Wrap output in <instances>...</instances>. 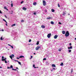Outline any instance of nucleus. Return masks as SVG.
I'll return each mask as SVG.
<instances>
[{
    "instance_id": "obj_47",
    "label": "nucleus",
    "mask_w": 76,
    "mask_h": 76,
    "mask_svg": "<svg viewBox=\"0 0 76 76\" xmlns=\"http://www.w3.org/2000/svg\"><path fill=\"white\" fill-rule=\"evenodd\" d=\"M69 45H70V46H71V45H72V43H70L69 44Z\"/></svg>"
},
{
    "instance_id": "obj_44",
    "label": "nucleus",
    "mask_w": 76,
    "mask_h": 76,
    "mask_svg": "<svg viewBox=\"0 0 76 76\" xmlns=\"http://www.w3.org/2000/svg\"><path fill=\"white\" fill-rule=\"evenodd\" d=\"M4 16L6 18H7V16H6V15H5Z\"/></svg>"
},
{
    "instance_id": "obj_32",
    "label": "nucleus",
    "mask_w": 76,
    "mask_h": 76,
    "mask_svg": "<svg viewBox=\"0 0 76 76\" xmlns=\"http://www.w3.org/2000/svg\"><path fill=\"white\" fill-rule=\"evenodd\" d=\"M28 42H31V39H30L28 41Z\"/></svg>"
},
{
    "instance_id": "obj_51",
    "label": "nucleus",
    "mask_w": 76,
    "mask_h": 76,
    "mask_svg": "<svg viewBox=\"0 0 76 76\" xmlns=\"http://www.w3.org/2000/svg\"><path fill=\"white\" fill-rule=\"evenodd\" d=\"M18 58V57H17L16 58L17 59H19V58Z\"/></svg>"
},
{
    "instance_id": "obj_39",
    "label": "nucleus",
    "mask_w": 76,
    "mask_h": 76,
    "mask_svg": "<svg viewBox=\"0 0 76 76\" xmlns=\"http://www.w3.org/2000/svg\"><path fill=\"white\" fill-rule=\"evenodd\" d=\"M14 60L15 61H17V62H18V61L15 60Z\"/></svg>"
},
{
    "instance_id": "obj_50",
    "label": "nucleus",
    "mask_w": 76,
    "mask_h": 76,
    "mask_svg": "<svg viewBox=\"0 0 76 76\" xmlns=\"http://www.w3.org/2000/svg\"><path fill=\"white\" fill-rule=\"evenodd\" d=\"M0 13H2V12H1V11L0 10Z\"/></svg>"
},
{
    "instance_id": "obj_3",
    "label": "nucleus",
    "mask_w": 76,
    "mask_h": 76,
    "mask_svg": "<svg viewBox=\"0 0 76 76\" xmlns=\"http://www.w3.org/2000/svg\"><path fill=\"white\" fill-rule=\"evenodd\" d=\"M51 33L47 35V37L48 38H50V37H51Z\"/></svg>"
},
{
    "instance_id": "obj_23",
    "label": "nucleus",
    "mask_w": 76,
    "mask_h": 76,
    "mask_svg": "<svg viewBox=\"0 0 76 76\" xmlns=\"http://www.w3.org/2000/svg\"><path fill=\"white\" fill-rule=\"evenodd\" d=\"M35 64H33V67H34V68H35H35H36V67H35Z\"/></svg>"
},
{
    "instance_id": "obj_4",
    "label": "nucleus",
    "mask_w": 76,
    "mask_h": 76,
    "mask_svg": "<svg viewBox=\"0 0 76 76\" xmlns=\"http://www.w3.org/2000/svg\"><path fill=\"white\" fill-rule=\"evenodd\" d=\"M43 6H45L46 5V2L45 1H43Z\"/></svg>"
},
{
    "instance_id": "obj_6",
    "label": "nucleus",
    "mask_w": 76,
    "mask_h": 76,
    "mask_svg": "<svg viewBox=\"0 0 76 76\" xmlns=\"http://www.w3.org/2000/svg\"><path fill=\"white\" fill-rule=\"evenodd\" d=\"M66 15V12H63L62 14V15H63V16H65Z\"/></svg>"
},
{
    "instance_id": "obj_34",
    "label": "nucleus",
    "mask_w": 76,
    "mask_h": 76,
    "mask_svg": "<svg viewBox=\"0 0 76 76\" xmlns=\"http://www.w3.org/2000/svg\"><path fill=\"white\" fill-rule=\"evenodd\" d=\"M10 67H11V68L12 69V68H13V66L11 65V66H10Z\"/></svg>"
},
{
    "instance_id": "obj_29",
    "label": "nucleus",
    "mask_w": 76,
    "mask_h": 76,
    "mask_svg": "<svg viewBox=\"0 0 76 76\" xmlns=\"http://www.w3.org/2000/svg\"><path fill=\"white\" fill-rule=\"evenodd\" d=\"M4 9H7V7H4Z\"/></svg>"
},
{
    "instance_id": "obj_24",
    "label": "nucleus",
    "mask_w": 76,
    "mask_h": 76,
    "mask_svg": "<svg viewBox=\"0 0 76 76\" xmlns=\"http://www.w3.org/2000/svg\"><path fill=\"white\" fill-rule=\"evenodd\" d=\"M21 22H24V20H22L21 21Z\"/></svg>"
},
{
    "instance_id": "obj_12",
    "label": "nucleus",
    "mask_w": 76,
    "mask_h": 76,
    "mask_svg": "<svg viewBox=\"0 0 76 76\" xmlns=\"http://www.w3.org/2000/svg\"><path fill=\"white\" fill-rule=\"evenodd\" d=\"M52 19V18L49 17V18H47V19Z\"/></svg>"
},
{
    "instance_id": "obj_18",
    "label": "nucleus",
    "mask_w": 76,
    "mask_h": 76,
    "mask_svg": "<svg viewBox=\"0 0 76 76\" xmlns=\"http://www.w3.org/2000/svg\"><path fill=\"white\" fill-rule=\"evenodd\" d=\"M50 23L51 24H52V25H53V24H54V22L53 21H51Z\"/></svg>"
},
{
    "instance_id": "obj_5",
    "label": "nucleus",
    "mask_w": 76,
    "mask_h": 76,
    "mask_svg": "<svg viewBox=\"0 0 76 76\" xmlns=\"http://www.w3.org/2000/svg\"><path fill=\"white\" fill-rule=\"evenodd\" d=\"M57 37H58V36L57 35H55L54 37V39H57Z\"/></svg>"
},
{
    "instance_id": "obj_27",
    "label": "nucleus",
    "mask_w": 76,
    "mask_h": 76,
    "mask_svg": "<svg viewBox=\"0 0 76 76\" xmlns=\"http://www.w3.org/2000/svg\"><path fill=\"white\" fill-rule=\"evenodd\" d=\"M39 44V42H37L36 43L37 45H38Z\"/></svg>"
},
{
    "instance_id": "obj_2",
    "label": "nucleus",
    "mask_w": 76,
    "mask_h": 76,
    "mask_svg": "<svg viewBox=\"0 0 76 76\" xmlns=\"http://www.w3.org/2000/svg\"><path fill=\"white\" fill-rule=\"evenodd\" d=\"M39 48H41V47L38 46L35 49L36 50H38Z\"/></svg>"
},
{
    "instance_id": "obj_21",
    "label": "nucleus",
    "mask_w": 76,
    "mask_h": 76,
    "mask_svg": "<svg viewBox=\"0 0 76 76\" xmlns=\"http://www.w3.org/2000/svg\"><path fill=\"white\" fill-rule=\"evenodd\" d=\"M18 63L19 64H20V65H21V63L20 62L18 61Z\"/></svg>"
},
{
    "instance_id": "obj_17",
    "label": "nucleus",
    "mask_w": 76,
    "mask_h": 76,
    "mask_svg": "<svg viewBox=\"0 0 76 76\" xmlns=\"http://www.w3.org/2000/svg\"><path fill=\"white\" fill-rule=\"evenodd\" d=\"M64 64H63V63L62 62L61 63V64H60V66H63Z\"/></svg>"
},
{
    "instance_id": "obj_43",
    "label": "nucleus",
    "mask_w": 76,
    "mask_h": 76,
    "mask_svg": "<svg viewBox=\"0 0 76 76\" xmlns=\"http://www.w3.org/2000/svg\"><path fill=\"white\" fill-rule=\"evenodd\" d=\"M45 12H47V10H45Z\"/></svg>"
},
{
    "instance_id": "obj_64",
    "label": "nucleus",
    "mask_w": 76,
    "mask_h": 76,
    "mask_svg": "<svg viewBox=\"0 0 76 76\" xmlns=\"http://www.w3.org/2000/svg\"><path fill=\"white\" fill-rule=\"evenodd\" d=\"M34 54H35V53H34Z\"/></svg>"
},
{
    "instance_id": "obj_22",
    "label": "nucleus",
    "mask_w": 76,
    "mask_h": 76,
    "mask_svg": "<svg viewBox=\"0 0 76 76\" xmlns=\"http://www.w3.org/2000/svg\"><path fill=\"white\" fill-rule=\"evenodd\" d=\"M58 7H60V5L59 4V3L58 4Z\"/></svg>"
},
{
    "instance_id": "obj_52",
    "label": "nucleus",
    "mask_w": 76,
    "mask_h": 76,
    "mask_svg": "<svg viewBox=\"0 0 76 76\" xmlns=\"http://www.w3.org/2000/svg\"><path fill=\"white\" fill-rule=\"evenodd\" d=\"M8 45H9V46H11V45H9V44H8Z\"/></svg>"
},
{
    "instance_id": "obj_35",
    "label": "nucleus",
    "mask_w": 76,
    "mask_h": 76,
    "mask_svg": "<svg viewBox=\"0 0 76 76\" xmlns=\"http://www.w3.org/2000/svg\"><path fill=\"white\" fill-rule=\"evenodd\" d=\"M73 69H72V70H71V73H72V72H73Z\"/></svg>"
},
{
    "instance_id": "obj_40",
    "label": "nucleus",
    "mask_w": 76,
    "mask_h": 76,
    "mask_svg": "<svg viewBox=\"0 0 76 76\" xmlns=\"http://www.w3.org/2000/svg\"><path fill=\"white\" fill-rule=\"evenodd\" d=\"M47 60V59H46V58H44L43 59V60Z\"/></svg>"
},
{
    "instance_id": "obj_37",
    "label": "nucleus",
    "mask_w": 76,
    "mask_h": 76,
    "mask_svg": "<svg viewBox=\"0 0 76 76\" xmlns=\"http://www.w3.org/2000/svg\"><path fill=\"white\" fill-rule=\"evenodd\" d=\"M58 51H61V49H59Z\"/></svg>"
},
{
    "instance_id": "obj_48",
    "label": "nucleus",
    "mask_w": 76,
    "mask_h": 76,
    "mask_svg": "<svg viewBox=\"0 0 76 76\" xmlns=\"http://www.w3.org/2000/svg\"><path fill=\"white\" fill-rule=\"evenodd\" d=\"M59 24H60V25H61V23L60 22H59Z\"/></svg>"
},
{
    "instance_id": "obj_10",
    "label": "nucleus",
    "mask_w": 76,
    "mask_h": 76,
    "mask_svg": "<svg viewBox=\"0 0 76 76\" xmlns=\"http://www.w3.org/2000/svg\"><path fill=\"white\" fill-rule=\"evenodd\" d=\"M52 67H56V65L53 64L52 65Z\"/></svg>"
},
{
    "instance_id": "obj_41",
    "label": "nucleus",
    "mask_w": 76,
    "mask_h": 76,
    "mask_svg": "<svg viewBox=\"0 0 76 76\" xmlns=\"http://www.w3.org/2000/svg\"><path fill=\"white\" fill-rule=\"evenodd\" d=\"M2 59H4V56H2Z\"/></svg>"
},
{
    "instance_id": "obj_62",
    "label": "nucleus",
    "mask_w": 76,
    "mask_h": 76,
    "mask_svg": "<svg viewBox=\"0 0 76 76\" xmlns=\"http://www.w3.org/2000/svg\"><path fill=\"white\" fill-rule=\"evenodd\" d=\"M75 40H76V38H75Z\"/></svg>"
},
{
    "instance_id": "obj_42",
    "label": "nucleus",
    "mask_w": 76,
    "mask_h": 76,
    "mask_svg": "<svg viewBox=\"0 0 76 76\" xmlns=\"http://www.w3.org/2000/svg\"><path fill=\"white\" fill-rule=\"evenodd\" d=\"M11 48H13V47L12 46H11Z\"/></svg>"
},
{
    "instance_id": "obj_14",
    "label": "nucleus",
    "mask_w": 76,
    "mask_h": 76,
    "mask_svg": "<svg viewBox=\"0 0 76 76\" xmlns=\"http://www.w3.org/2000/svg\"><path fill=\"white\" fill-rule=\"evenodd\" d=\"M41 27L42 28H45V26H42Z\"/></svg>"
},
{
    "instance_id": "obj_28",
    "label": "nucleus",
    "mask_w": 76,
    "mask_h": 76,
    "mask_svg": "<svg viewBox=\"0 0 76 76\" xmlns=\"http://www.w3.org/2000/svg\"><path fill=\"white\" fill-rule=\"evenodd\" d=\"M0 39L1 40H3V37H1Z\"/></svg>"
},
{
    "instance_id": "obj_13",
    "label": "nucleus",
    "mask_w": 76,
    "mask_h": 76,
    "mask_svg": "<svg viewBox=\"0 0 76 76\" xmlns=\"http://www.w3.org/2000/svg\"><path fill=\"white\" fill-rule=\"evenodd\" d=\"M51 11L52 12H55V10H54L53 9H51Z\"/></svg>"
},
{
    "instance_id": "obj_36",
    "label": "nucleus",
    "mask_w": 76,
    "mask_h": 76,
    "mask_svg": "<svg viewBox=\"0 0 76 76\" xmlns=\"http://www.w3.org/2000/svg\"><path fill=\"white\" fill-rule=\"evenodd\" d=\"M3 20H4V22H6V20H4V19H3Z\"/></svg>"
},
{
    "instance_id": "obj_30",
    "label": "nucleus",
    "mask_w": 76,
    "mask_h": 76,
    "mask_svg": "<svg viewBox=\"0 0 76 76\" xmlns=\"http://www.w3.org/2000/svg\"><path fill=\"white\" fill-rule=\"evenodd\" d=\"M12 70H17V69H12Z\"/></svg>"
},
{
    "instance_id": "obj_46",
    "label": "nucleus",
    "mask_w": 76,
    "mask_h": 76,
    "mask_svg": "<svg viewBox=\"0 0 76 76\" xmlns=\"http://www.w3.org/2000/svg\"><path fill=\"white\" fill-rule=\"evenodd\" d=\"M23 1H22L21 2V4H22V3H23Z\"/></svg>"
},
{
    "instance_id": "obj_31",
    "label": "nucleus",
    "mask_w": 76,
    "mask_h": 76,
    "mask_svg": "<svg viewBox=\"0 0 76 76\" xmlns=\"http://www.w3.org/2000/svg\"><path fill=\"white\" fill-rule=\"evenodd\" d=\"M11 6L12 7H13V3H12L11 4Z\"/></svg>"
},
{
    "instance_id": "obj_60",
    "label": "nucleus",
    "mask_w": 76,
    "mask_h": 76,
    "mask_svg": "<svg viewBox=\"0 0 76 76\" xmlns=\"http://www.w3.org/2000/svg\"><path fill=\"white\" fill-rule=\"evenodd\" d=\"M16 69H18V68L16 67Z\"/></svg>"
},
{
    "instance_id": "obj_15",
    "label": "nucleus",
    "mask_w": 76,
    "mask_h": 76,
    "mask_svg": "<svg viewBox=\"0 0 76 76\" xmlns=\"http://www.w3.org/2000/svg\"><path fill=\"white\" fill-rule=\"evenodd\" d=\"M16 25V24H14L12 25L11 26L12 27V26H15Z\"/></svg>"
},
{
    "instance_id": "obj_45",
    "label": "nucleus",
    "mask_w": 76,
    "mask_h": 76,
    "mask_svg": "<svg viewBox=\"0 0 76 76\" xmlns=\"http://www.w3.org/2000/svg\"><path fill=\"white\" fill-rule=\"evenodd\" d=\"M33 14H34V15H36V13L35 12H34V13H33Z\"/></svg>"
},
{
    "instance_id": "obj_53",
    "label": "nucleus",
    "mask_w": 76,
    "mask_h": 76,
    "mask_svg": "<svg viewBox=\"0 0 76 76\" xmlns=\"http://www.w3.org/2000/svg\"><path fill=\"white\" fill-rule=\"evenodd\" d=\"M1 31H4V30L3 29H2Z\"/></svg>"
},
{
    "instance_id": "obj_8",
    "label": "nucleus",
    "mask_w": 76,
    "mask_h": 76,
    "mask_svg": "<svg viewBox=\"0 0 76 76\" xmlns=\"http://www.w3.org/2000/svg\"><path fill=\"white\" fill-rule=\"evenodd\" d=\"M72 46H70V47H68V49H72Z\"/></svg>"
},
{
    "instance_id": "obj_58",
    "label": "nucleus",
    "mask_w": 76,
    "mask_h": 76,
    "mask_svg": "<svg viewBox=\"0 0 76 76\" xmlns=\"http://www.w3.org/2000/svg\"><path fill=\"white\" fill-rule=\"evenodd\" d=\"M68 15H70V14H68Z\"/></svg>"
},
{
    "instance_id": "obj_9",
    "label": "nucleus",
    "mask_w": 76,
    "mask_h": 76,
    "mask_svg": "<svg viewBox=\"0 0 76 76\" xmlns=\"http://www.w3.org/2000/svg\"><path fill=\"white\" fill-rule=\"evenodd\" d=\"M62 33L63 34H65V31H62Z\"/></svg>"
},
{
    "instance_id": "obj_56",
    "label": "nucleus",
    "mask_w": 76,
    "mask_h": 76,
    "mask_svg": "<svg viewBox=\"0 0 76 76\" xmlns=\"http://www.w3.org/2000/svg\"><path fill=\"white\" fill-rule=\"evenodd\" d=\"M6 9H7V10L8 11H9V10H8V9L7 8Z\"/></svg>"
},
{
    "instance_id": "obj_61",
    "label": "nucleus",
    "mask_w": 76,
    "mask_h": 76,
    "mask_svg": "<svg viewBox=\"0 0 76 76\" xmlns=\"http://www.w3.org/2000/svg\"><path fill=\"white\" fill-rule=\"evenodd\" d=\"M7 24V21H6V22H5Z\"/></svg>"
},
{
    "instance_id": "obj_49",
    "label": "nucleus",
    "mask_w": 76,
    "mask_h": 76,
    "mask_svg": "<svg viewBox=\"0 0 76 76\" xmlns=\"http://www.w3.org/2000/svg\"><path fill=\"white\" fill-rule=\"evenodd\" d=\"M5 63H7V61H6V60L5 61Z\"/></svg>"
},
{
    "instance_id": "obj_20",
    "label": "nucleus",
    "mask_w": 76,
    "mask_h": 76,
    "mask_svg": "<svg viewBox=\"0 0 76 76\" xmlns=\"http://www.w3.org/2000/svg\"><path fill=\"white\" fill-rule=\"evenodd\" d=\"M36 4H37V3L36 2H34V3H33V5H36Z\"/></svg>"
},
{
    "instance_id": "obj_57",
    "label": "nucleus",
    "mask_w": 76,
    "mask_h": 76,
    "mask_svg": "<svg viewBox=\"0 0 76 76\" xmlns=\"http://www.w3.org/2000/svg\"><path fill=\"white\" fill-rule=\"evenodd\" d=\"M6 26H7V24H6Z\"/></svg>"
},
{
    "instance_id": "obj_63",
    "label": "nucleus",
    "mask_w": 76,
    "mask_h": 76,
    "mask_svg": "<svg viewBox=\"0 0 76 76\" xmlns=\"http://www.w3.org/2000/svg\"><path fill=\"white\" fill-rule=\"evenodd\" d=\"M53 71V70H51V72H52Z\"/></svg>"
},
{
    "instance_id": "obj_25",
    "label": "nucleus",
    "mask_w": 76,
    "mask_h": 76,
    "mask_svg": "<svg viewBox=\"0 0 76 76\" xmlns=\"http://www.w3.org/2000/svg\"><path fill=\"white\" fill-rule=\"evenodd\" d=\"M33 58V56H31V58H30V60H31V59H32V58Z\"/></svg>"
},
{
    "instance_id": "obj_7",
    "label": "nucleus",
    "mask_w": 76,
    "mask_h": 76,
    "mask_svg": "<svg viewBox=\"0 0 76 76\" xmlns=\"http://www.w3.org/2000/svg\"><path fill=\"white\" fill-rule=\"evenodd\" d=\"M23 10H26V8L25 7L23 8Z\"/></svg>"
},
{
    "instance_id": "obj_16",
    "label": "nucleus",
    "mask_w": 76,
    "mask_h": 76,
    "mask_svg": "<svg viewBox=\"0 0 76 76\" xmlns=\"http://www.w3.org/2000/svg\"><path fill=\"white\" fill-rule=\"evenodd\" d=\"M23 57V58H24V56H20V57L19 58H22Z\"/></svg>"
},
{
    "instance_id": "obj_19",
    "label": "nucleus",
    "mask_w": 76,
    "mask_h": 76,
    "mask_svg": "<svg viewBox=\"0 0 76 76\" xmlns=\"http://www.w3.org/2000/svg\"><path fill=\"white\" fill-rule=\"evenodd\" d=\"M13 58L15 57V56L13 54H12L11 56Z\"/></svg>"
},
{
    "instance_id": "obj_54",
    "label": "nucleus",
    "mask_w": 76,
    "mask_h": 76,
    "mask_svg": "<svg viewBox=\"0 0 76 76\" xmlns=\"http://www.w3.org/2000/svg\"><path fill=\"white\" fill-rule=\"evenodd\" d=\"M53 70H55V69L54 68H53Z\"/></svg>"
},
{
    "instance_id": "obj_59",
    "label": "nucleus",
    "mask_w": 76,
    "mask_h": 76,
    "mask_svg": "<svg viewBox=\"0 0 76 76\" xmlns=\"http://www.w3.org/2000/svg\"><path fill=\"white\" fill-rule=\"evenodd\" d=\"M36 68H38V67L37 66V67H36Z\"/></svg>"
},
{
    "instance_id": "obj_1",
    "label": "nucleus",
    "mask_w": 76,
    "mask_h": 76,
    "mask_svg": "<svg viewBox=\"0 0 76 76\" xmlns=\"http://www.w3.org/2000/svg\"><path fill=\"white\" fill-rule=\"evenodd\" d=\"M69 31H67L66 32V34H65V37H69Z\"/></svg>"
},
{
    "instance_id": "obj_33",
    "label": "nucleus",
    "mask_w": 76,
    "mask_h": 76,
    "mask_svg": "<svg viewBox=\"0 0 76 76\" xmlns=\"http://www.w3.org/2000/svg\"><path fill=\"white\" fill-rule=\"evenodd\" d=\"M7 68L8 69H11V67H9V66L7 67Z\"/></svg>"
},
{
    "instance_id": "obj_38",
    "label": "nucleus",
    "mask_w": 76,
    "mask_h": 76,
    "mask_svg": "<svg viewBox=\"0 0 76 76\" xmlns=\"http://www.w3.org/2000/svg\"><path fill=\"white\" fill-rule=\"evenodd\" d=\"M71 50H69V53H71Z\"/></svg>"
},
{
    "instance_id": "obj_11",
    "label": "nucleus",
    "mask_w": 76,
    "mask_h": 76,
    "mask_svg": "<svg viewBox=\"0 0 76 76\" xmlns=\"http://www.w3.org/2000/svg\"><path fill=\"white\" fill-rule=\"evenodd\" d=\"M6 60V58H5L4 59H2L1 60L2 61H5Z\"/></svg>"
},
{
    "instance_id": "obj_26",
    "label": "nucleus",
    "mask_w": 76,
    "mask_h": 76,
    "mask_svg": "<svg viewBox=\"0 0 76 76\" xmlns=\"http://www.w3.org/2000/svg\"><path fill=\"white\" fill-rule=\"evenodd\" d=\"M10 58H11V59L13 60V58H12V57L11 56H10Z\"/></svg>"
},
{
    "instance_id": "obj_55",
    "label": "nucleus",
    "mask_w": 76,
    "mask_h": 76,
    "mask_svg": "<svg viewBox=\"0 0 76 76\" xmlns=\"http://www.w3.org/2000/svg\"><path fill=\"white\" fill-rule=\"evenodd\" d=\"M1 68H2V67H1V66H0V68L1 69Z\"/></svg>"
}]
</instances>
